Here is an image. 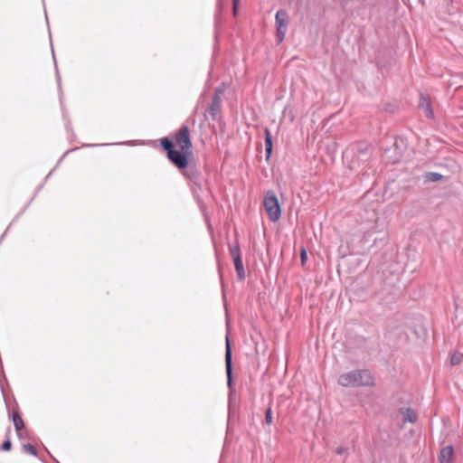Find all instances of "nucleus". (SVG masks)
I'll return each mask as SVG.
<instances>
[{"label":"nucleus","mask_w":463,"mask_h":463,"mask_svg":"<svg viewBox=\"0 0 463 463\" xmlns=\"http://www.w3.org/2000/svg\"><path fill=\"white\" fill-rule=\"evenodd\" d=\"M225 369L227 374V385L232 387V353L229 336L225 339Z\"/></svg>","instance_id":"7"},{"label":"nucleus","mask_w":463,"mask_h":463,"mask_svg":"<svg viewBox=\"0 0 463 463\" xmlns=\"http://www.w3.org/2000/svg\"><path fill=\"white\" fill-rule=\"evenodd\" d=\"M229 250H230V253L233 259L234 267H235V270H236L238 279L240 280H242L245 279V269H244V266H243V262H242V259H241V255L239 242L237 241H235L232 245H230Z\"/></svg>","instance_id":"4"},{"label":"nucleus","mask_w":463,"mask_h":463,"mask_svg":"<svg viewBox=\"0 0 463 463\" xmlns=\"http://www.w3.org/2000/svg\"><path fill=\"white\" fill-rule=\"evenodd\" d=\"M300 260H301V264L304 265L305 262L307 261V250L306 249L302 248L301 249V251H300Z\"/></svg>","instance_id":"18"},{"label":"nucleus","mask_w":463,"mask_h":463,"mask_svg":"<svg viewBox=\"0 0 463 463\" xmlns=\"http://www.w3.org/2000/svg\"><path fill=\"white\" fill-rule=\"evenodd\" d=\"M265 156L266 160L270 158L272 153V136L269 128H265Z\"/></svg>","instance_id":"11"},{"label":"nucleus","mask_w":463,"mask_h":463,"mask_svg":"<svg viewBox=\"0 0 463 463\" xmlns=\"http://www.w3.org/2000/svg\"><path fill=\"white\" fill-rule=\"evenodd\" d=\"M358 149L361 153H366L368 150V145L367 144H359Z\"/></svg>","instance_id":"19"},{"label":"nucleus","mask_w":463,"mask_h":463,"mask_svg":"<svg viewBox=\"0 0 463 463\" xmlns=\"http://www.w3.org/2000/svg\"><path fill=\"white\" fill-rule=\"evenodd\" d=\"M277 26V42L281 43L285 38L288 29V13L284 9H279L275 16Z\"/></svg>","instance_id":"5"},{"label":"nucleus","mask_w":463,"mask_h":463,"mask_svg":"<svg viewBox=\"0 0 463 463\" xmlns=\"http://www.w3.org/2000/svg\"><path fill=\"white\" fill-rule=\"evenodd\" d=\"M442 175L435 172H429L426 174V179L430 182H437L442 179Z\"/></svg>","instance_id":"14"},{"label":"nucleus","mask_w":463,"mask_h":463,"mask_svg":"<svg viewBox=\"0 0 463 463\" xmlns=\"http://www.w3.org/2000/svg\"><path fill=\"white\" fill-rule=\"evenodd\" d=\"M399 411L402 414L403 416V422H411V423H414L416 422L417 420V414L416 412L414 411L413 409L411 408H406V407H402L400 408Z\"/></svg>","instance_id":"10"},{"label":"nucleus","mask_w":463,"mask_h":463,"mask_svg":"<svg viewBox=\"0 0 463 463\" xmlns=\"http://www.w3.org/2000/svg\"><path fill=\"white\" fill-rule=\"evenodd\" d=\"M263 204L269 219L275 222L279 220L281 216V207L279 200L272 190H269L263 199Z\"/></svg>","instance_id":"3"},{"label":"nucleus","mask_w":463,"mask_h":463,"mask_svg":"<svg viewBox=\"0 0 463 463\" xmlns=\"http://www.w3.org/2000/svg\"><path fill=\"white\" fill-rule=\"evenodd\" d=\"M454 455V449L451 445L441 449L439 453L440 463H451Z\"/></svg>","instance_id":"8"},{"label":"nucleus","mask_w":463,"mask_h":463,"mask_svg":"<svg viewBox=\"0 0 463 463\" xmlns=\"http://www.w3.org/2000/svg\"><path fill=\"white\" fill-rule=\"evenodd\" d=\"M272 420H273L272 410L270 407H269L265 412V423L268 425H270L273 421Z\"/></svg>","instance_id":"17"},{"label":"nucleus","mask_w":463,"mask_h":463,"mask_svg":"<svg viewBox=\"0 0 463 463\" xmlns=\"http://www.w3.org/2000/svg\"><path fill=\"white\" fill-rule=\"evenodd\" d=\"M10 432H11V428L9 427L6 431L7 439L3 442L2 446H1V449L4 451H9L12 448V442H11L10 436H9Z\"/></svg>","instance_id":"13"},{"label":"nucleus","mask_w":463,"mask_h":463,"mask_svg":"<svg viewBox=\"0 0 463 463\" xmlns=\"http://www.w3.org/2000/svg\"><path fill=\"white\" fill-rule=\"evenodd\" d=\"M23 449H24V452H26V453H28L30 455L37 456L36 449L32 444H30V443L24 444Z\"/></svg>","instance_id":"16"},{"label":"nucleus","mask_w":463,"mask_h":463,"mask_svg":"<svg viewBox=\"0 0 463 463\" xmlns=\"http://www.w3.org/2000/svg\"><path fill=\"white\" fill-rule=\"evenodd\" d=\"M223 90L216 88L212 98V101L207 109V112L213 120H216L219 113L221 112L222 96Z\"/></svg>","instance_id":"6"},{"label":"nucleus","mask_w":463,"mask_h":463,"mask_svg":"<svg viewBox=\"0 0 463 463\" xmlns=\"http://www.w3.org/2000/svg\"><path fill=\"white\" fill-rule=\"evenodd\" d=\"M419 108L423 110V112L427 118H432L434 117L431 104L428 98L423 97V96L420 97Z\"/></svg>","instance_id":"9"},{"label":"nucleus","mask_w":463,"mask_h":463,"mask_svg":"<svg viewBox=\"0 0 463 463\" xmlns=\"http://www.w3.org/2000/svg\"><path fill=\"white\" fill-rule=\"evenodd\" d=\"M338 383L343 387H371L374 385V378L368 370H354L342 373Z\"/></svg>","instance_id":"2"},{"label":"nucleus","mask_w":463,"mask_h":463,"mask_svg":"<svg viewBox=\"0 0 463 463\" xmlns=\"http://www.w3.org/2000/svg\"><path fill=\"white\" fill-rule=\"evenodd\" d=\"M160 146L166 158L182 173L194 186L202 188L201 174L194 159L193 143L190 128L182 125L174 135V138H161Z\"/></svg>","instance_id":"1"},{"label":"nucleus","mask_w":463,"mask_h":463,"mask_svg":"<svg viewBox=\"0 0 463 463\" xmlns=\"http://www.w3.org/2000/svg\"><path fill=\"white\" fill-rule=\"evenodd\" d=\"M463 361V354L460 353H455L452 354L450 359L451 365H458Z\"/></svg>","instance_id":"15"},{"label":"nucleus","mask_w":463,"mask_h":463,"mask_svg":"<svg viewBox=\"0 0 463 463\" xmlns=\"http://www.w3.org/2000/svg\"><path fill=\"white\" fill-rule=\"evenodd\" d=\"M238 4H239V0H232V12H233V15L235 16L237 14V6H238Z\"/></svg>","instance_id":"20"},{"label":"nucleus","mask_w":463,"mask_h":463,"mask_svg":"<svg viewBox=\"0 0 463 463\" xmlns=\"http://www.w3.org/2000/svg\"><path fill=\"white\" fill-rule=\"evenodd\" d=\"M346 450H347V449L339 447L335 449V453L338 455H342V454H345L346 452Z\"/></svg>","instance_id":"21"},{"label":"nucleus","mask_w":463,"mask_h":463,"mask_svg":"<svg viewBox=\"0 0 463 463\" xmlns=\"http://www.w3.org/2000/svg\"><path fill=\"white\" fill-rule=\"evenodd\" d=\"M12 420L14 422V429L17 432V436L21 438V430L24 428V423L18 411L13 412Z\"/></svg>","instance_id":"12"}]
</instances>
